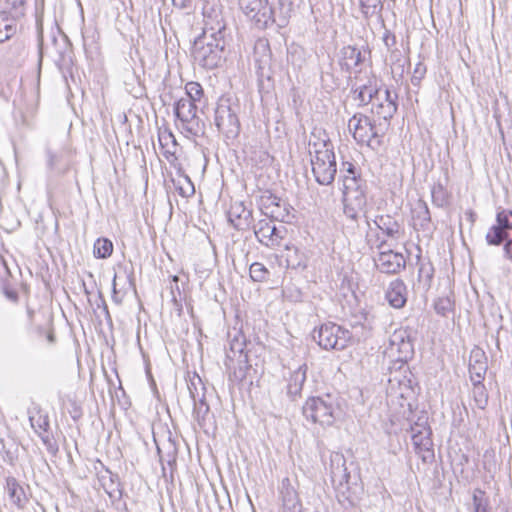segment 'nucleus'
I'll use <instances>...</instances> for the list:
<instances>
[{"mask_svg":"<svg viewBox=\"0 0 512 512\" xmlns=\"http://www.w3.org/2000/svg\"><path fill=\"white\" fill-rule=\"evenodd\" d=\"M227 35L226 22L220 12L205 14L203 33L193 44L194 60L206 69L219 67L225 60Z\"/></svg>","mask_w":512,"mask_h":512,"instance_id":"obj_1","label":"nucleus"},{"mask_svg":"<svg viewBox=\"0 0 512 512\" xmlns=\"http://www.w3.org/2000/svg\"><path fill=\"white\" fill-rule=\"evenodd\" d=\"M331 481L336 489L337 499L345 508L355 507L361 500L363 486L353 463L347 466L341 453L330 456Z\"/></svg>","mask_w":512,"mask_h":512,"instance_id":"obj_2","label":"nucleus"},{"mask_svg":"<svg viewBox=\"0 0 512 512\" xmlns=\"http://www.w3.org/2000/svg\"><path fill=\"white\" fill-rule=\"evenodd\" d=\"M368 185L366 180L348 179L343 185V213L353 220L358 221L361 214L366 224L370 227V217L367 214Z\"/></svg>","mask_w":512,"mask_h":512,"instance_id":"obj_3","label":"nucleus"},{"mask_svg":"<svg viewBox=\"0 0 512 512\" xmlns=\"http://www.w3.org/2000/svg\"><path fill=\"white\" fill-rule=\"evenodd\" d=\"M303 416L313 423L321 426H331L340 414L337 399L326 394L325 396L309 397L302 407Z\"/></svg>","mask_w":512,"mask_h":512,"instance_id":"obj_4","label":"nucleus"},{"mask_svg":"<svg viewBox=\"0 0 512 512\" xmlns=\"http://www.w3.org/2000/svg\"><path fill=\"white\" fill-rule=\"evenodd\" d=\"M349 131L359 145H366L374 151H378L383 145L384 131L381 124L376 125L363 113L354 114L348 121Z\"/></svg>","mask_w":512,"mask_h":512,"instance_id":"obj_5","label":"nucleus"},{"mask_svg":"<svg viewBox=\"0 0 512 512\" xmlns=\"http://www.w3.org/2000/svg\"><path fill=\"white\" fill-rule=\"evenodd\" d=\"M239 105L231 102L229 98H220L216 109L214 122L219 132L226 139H235L238 137L241 125L238 118Z\"/></svg>","mask_w":512,"mask_h":512,"instance_id":"obj_6","label":"nucleus"},{"mask_svg":"<svg viewBox=\"0 0 512 512\" xmlns=\"http://www.w3.org/2000/svg\"><path fill=\"white\" fill-rule=\"evenodd\" d=\"M367 245L371 250H379L378 256L374 258L376 268L386 274H397L406 266V260L403 254L394 252L391 249L384 250L386 245L385 239H380L376 235L375 239L370 238L369 234L366 235Z\"/></svg>","mask_w":512,"mask_h":512,"instance_id":"obj_7","label":"nucleus"},{"mask_svg":"<svg viewBox=\"0 0 512 512\" xmlns=\"http://www.w3.org/2000/svg\"><path fill=\"white\" fill-rule=\"evenodd\" d=\"M312 337L325 350H343L350 342L352 334L349 330L328 322L314 329Z\"/></svg>","mask_w":512,"mask_h":512,"instance_id":"obj_8","label":"nucleus"},{"mask_svg":"<svg viewBox=\"0 0 512 512\" xmlns=\"http://www.w3.org/2000/svg\"><path fill=\"white\" fill-rule=\"evenodd\" d=\"M174 112L187 136L197 137L204 133V124L197 116V106L191 99H179L175 103Z\"/></svg>","mask_w":512,"mask_h":512,"instance_id":"obj_9","label":"nucleus"},{"mask_svg":"<svg viewBox=\"0 0 512 512\" xmlns=\"http://www.w3.org/2000/svg\"><path fill=\"white\" fill-rule=\"evenodd\" d=\"M274 221L272 219H261L252 226L258 242L272 250L279 248L288 234L284 225L277 226Z\"/></svg>","mask_w":512,"mask_h":512,"instance_id":"obj_10","label":"nucleus"},{"mask_svg":"<svg viewBox=\"0 0 512 512\" xmlns=\"http://www.w3.org/2000/svg\"><path fill=\"white\" fill-rule=\"evenodd\" d=\"M238 4L244 14L260 29L275 22L274 11L267 0H238Z\"/></svg>","mask_w":512,"mask_h":512,"instance_id":"obj_11","label":"nucleus"},{"mask_svg":"<svg viewBox=\"0 0 512 512\" xmlns=\"http://www.w3.org/2000/svg\"><path fill=\"white\" fill-rule=\"evenodd\" d=\"M386 353L396 361L407 362L414 354L410 334L406 329H396L389 337Z\"/></svg>","mask_w":512,"mask_h":512,"instance_id":"obj_12","label":"nucleus"},{"mask_svg":"<svg viewBox=\"0 0 512 512\" xmlns=\"http://www.w3.org/2000/svg\"><path fill=\"white\" fill-rule=\"evenodd\" d=\"M261 210L263 214L272 220L282 223L290 222V205L269 191L261 196Z\"/></svg>","mask_w":512,"mask_h":512,"instance_id":"obj_13","label":"nucleus"},{"mask_svg":"<svg viewBox=\"0 0 512 512\" xmlns=\"http://www.w3.org/2000/svg\"><path fill=\"white\" fill-rule=\"evenodd\" d=\"M312 172L320 185H330L337 173L335 154L320 153V157L311 159Z\"/></svg>","mask_w":512,"mask_h":512,"instance_id":"obj_14","label":"nucleus"},{"mask_svg":"<svg viewBox=\"0 0 512 512\" xmlns=\"http://www.w3.org/2000/svg\"><path fill=\"white\" fill-rule=\"evenodd\" d=\"M246 338L241 332H237L230 340L229 350L226 352V358L229 361L228 366L236 364L240 377H245V372L251 367L246 352Z\"/></svg>","mask_w":512,"mask_h":512,"instance_id":"obj_15","label":"nucleus"},{"mask_svg":"<svg viewBox=\"0 0 512 512\" xmlns=\"http://www.w3.org/2000/svg\"><path fill=\"white\" fill-rule=\"evenodd\" d=\"M397 99L398 95L395 92L387 88L384 90L378 88L371 105V112L376 114L379 118L389 121L397 112Z\"/></svg>","mask_w":512,"mask_h":512,"instance_id":"obj_16","label":"nucleus"},{"mask_svg":"<svg viewBox=\"0 0 512 512\" xmlns=\"http://www.w3.org/2000/svg\"><path fill=\"white\" fill-rule=\"evenodd\" d=\"M252 58L258 77L270 79L272 53L267 39L259 38L255 41Z\"/></svg>","mask_w":512,"mask_h":512,"instance_id":"obj_17","label":"nucleus"},{"mask_svg":"<svg viewBox=\"0 0 512 512\" xmlns=\"http://www.w3.org/2000/svg\"><path fill=\"white\" fill-rule=\"evenodd\" d=\"M370 55L371 51L368 48L360 49L352 45L344 46L340 51L339 64L342 70L351 73L352 70L365 63Z\"/></svg>","mask_w":512,"mask_h":512,"instance_id":"obj_18","label":"nucleus"},{"mask_svg":"<svg viewBox=\"0 0 512 512\" xmlns=\"http://www.w3.org/2000/svg\"><path fill=\"white\" fill-rule=\"evenodd\" d=\"M190 396L194 403V416L200 426H203L206 417L209 414L210 408L205 399V387L202 384L201 379L197 378V383L192 380L188 385Z\"/></svg>","mask_w":512,"mask_h":512,"instance_id":"obj_19","label":"nucleus"},{"mask_svg":"<svg viewBox=\"0 0 512 512\" xmlns=\"http://www.w3.org/2000/svg\"><path fill=\"white\" fill-rule=\"evenodd\" d=\"M279 499L282 512H304L299 494L289 478H284L279 486Z\"/></svg>","mask_w":512,"mask_h":512,"instance_id":"obj_20","label":"nucleus"},{"mask_svg":"<svg viewBox=\"0 0 512 512\" xmlns=\"http://www.w3.org/2000/svg\"><path fill=\"white\" fill-rule=\"evenodd\" d=\"M228 221L239 231H245L253 226L252 210L246 208L243 202H235L228 211Z\"/></svg>","mask_w":512,"mask_h":512,"instance_id":"obj_21","label":"nucleus"},{"mask_svg":"<svg viewBox=\"0 0 512 512\" xmlns=\"http://www.w3.org/2000/svg\"><path fill=\"white\" fill-rule=\"evenodd\" d=\"M58 54L59 56L55 60V63L62 73L63 78L67 81V76L70 75L72 77L73 75L72 69L74 66V53L67 38L62 39Z\"/></svg>","mask_w":512,"mask_h":512,"instance_id":"obj_22","label":"nucleus"},{"mask_svg":"<svg viewBox=\"0 0 512 512\" xmlns=\"http://www.w3.org/2000/svg\"><path fill=\"white\" fill-rule=\"evenodd\" d=\"M307 370V364L304 363L291 372L286 387V394L291 401H295L297 398L301 397L302 388L306 381Z\"/></svg>","mask_w":512,"mask_h":512,"instance_id":"obj_23","label":"nucleus"},{"mask_svg":"<svg viewBox=\"0 0 512 512\" xmlns=\"http://www.w3.org/2000/svg\"><path fill=\"white\" fill-rule=\"evenodd\" d=\"M487 371V362L485 352L476 348L471 351L469 373L472 382H482Z\"/></svg>","mask_w":512,"mask_h":512,"instance_id":"obj_24","label":"nucleus"},{"mask_svg":"<svg viewBox=\"0 0 512 512\" xmlns=\"http://www.w3.org/2000/svg\"><path fill=\"white\" fill-rule=\"evenodd\" d=\"M431 430H426L420 434L411 436L415 452L422 458L424 462L434 458L433 441L431 439Z\"/></svg>","mask_w":512,"mask_h":512,"instance_id":"obj_25","label":"nucleus"},{"mask_svg":"<svg viewBox=\"0 0 512 512\" xmlns=\"http://www.w3.org/2000/svg\"><path fill=\"white\" fill-rule=\"evenodd\" d=\"M407 293V286L404 281L395 279L390 282L385 297L392 307L399 309L405 306Z\"/></svg>","mask_w":512,"mask_h":512,"instance_id":"obj_26","label":"nucleus"},{"mask_svg":"<svg viewBox=\"0 0 512 512\" xmlns=\"http://www.w3.org/2000/svg\"><path fill=\"white\" fill-rule=\"evenodd\" d=\"M381 230L388 238L399 239L401 235L400 223L390 215H377L374 219L370 218V223Z\"/></svg>","mask_w":512,"mask_h":512,"instance_id":"obj_27","label":"nucleus"},{"mask_svg":"<svg viewBox=\"0 0 512 512\" xmlns=\"http://www.w3.org/2000/svg\"><path fill=\"white\" fill-rule=\"evenodd\" d=\"M414 227L422 231H431L433 229L431 215L426 202L419 200L412 210Z\"/></svg>","mask_w":512,"mask_h":512,"instance_id":"obj_28","label":"nucleus"},{"mask_svg":"<svg viewBox=\"0 0 512 512\" xmlns=\"http://www.w3.org/2000/svg\"><path fill=\"white\" fill-rule=\"evenodd\" d=\"M157 452L162 464L163 471H165L164 463H166L171 470V474H173V471L176 468V459L178 454V449L175 442L169 438L162 444V446L157 444Z\"/></svg>","mask_w":512,"mask_h":512,"instance_id":"obj_29","label":"nucleus"},{"mask_svg":"<svg viewBox=\"0 0 512 512\" xmlns=\"http://www.w3.org/2000/svg\"><path fill=\"white\" fill-rule=\"evenodd\" d=\"M6 491L10 501L19 509H24L28 498L24 491V488L18 483L13 477L6 479Z\"/></svg>","mask_w":512,"mask_h":512,"instance_id":"obj_30","label":"nucleus"},{"mask_svg":"<svg viewBox=\"0 0 512 512\" xmlns=\"http://www.w3.org/2000/svg\"><path fill=\"white\" fill-rule=\"evenodd\" d=\"M386 61L387 64L390 66L393 77L402 78L406 71V65L408 63V59L403 54V52L398 48H394V50L389 52Z\"/></svg>","mask_w":512,"mask_h":512,"instance_id":"obj_31","label":"nucleus"},{"mask_svg":"<svg viewBox=\"0 0 512 512\" xmlns=\"http://www.w3.org/2000/svg\"><path fill=\"white\" fill-rule=\"evenodd\" d=\"M286 254L283 256L287 268L303 271L307 267V257L298 248L285 245Z\"/></svg>","mask_w":512,"mask_h":512,"instance_id":"obj_32","label":"nucleus"},{"mask_svg":"<svg viewBox=\"0 0 512 512\" xmlns=\"http://www.w3.org/2000/svg\"><path fill=\"white\" fill-rule=\"evenodd\" d=\"M29 421L32 428L39 435V432H48L50 428L49 417L40 406H35L32 410L28 411Z\"/></svg>","mask_w":512,"mask_h":512,"instance_id":"obj_33","label":"nucleus"},{"mask_svg":"<svg viewBox=\"0 0 512 512\" xmlns=\"http://www.w3.org/2000/svg\"><path fill=\"white\" fill-rule=\"evenodd\" d=\"M16 33V19L9 12L0 11V43L10 40Z\"/></svg>","mask_w":512,"mask_h":512,"instance_id":"obj_34","label":"nucleus"},{"mask_svg":"<svg viewBox=\"0 0 512 512\" xmlns=\"http://www.w3.org/2000/svg\"><path fill=\"white\" fill-rule=\"evenodd\" d=\"M377 85L373 84L372 80H369L367 84L361 85L354 89V99L359 102V106L372 105L374 97L377 94Z\"/></svg>","mask_w":512,"mask_h":512,"instance_id":"obj_35","label":"nucleus"},{"mask_svg":"<svg viewBox=\"0 0 512 512\" xmlns=\"http://www.w3.org/2000/svg\"><path fill=\"white\" fill-rule=\"evenodd\" d=\"M471 512H493L486 492L476 488L472 494Z\"/></svg>","mask_w":512,"mask_h":512,"instance_id":"obj_36","label":"nucleus"},{"mask_svg":"<svg viewBox=\"0 0 512 512\" xmlns=\"http://www.w3.org/2000/svg\"><path fill=\"white\" fill-rule=\"evenodd\" d=\"M47 166L48 168L58 175H63L69 170V165L61 166L62 152H53L51 149L46 150Z\"/></svg>","mask_w":512,"mask_h":512,"instance_id":"obj_37","label":"nucleus"},{"mask_svg":"<svg viewBox=\"0 0 512 512\" xmlns=\"http://www.w3.org/2000/svg\"><path fill=\"white\" fill-rule=\"evenodd\" d=\"M360 7L366 19L373 16L382 18L383 0H360Z\"/></svg>","mask_w":512,"mask_h":512,"instance_id":"obj_38","label":"nucleus"},{"mask_svg":"<svg viewBox=\"0 0 512 512\" xmlns=\"http://www.w3.org/2000/svg\"><path fill=\"white\" fill-rule=\"evenodd\" d=\"M508 236H510V233H507L505 230L494 224L488 229L485 235V240L489 246H500Z\"/></svg>","mask_w":512,"mask_h":512,"instance_id":"obj_39","label":"nucleus"},{"mask_svg":"<svg viewBox=\"0 0 512 512\" xmlns=\"http://www.w3.org/2000/svg\"><path fill=\"white\" fill-rule=\"evenodd\" d=\"M305 50L302 46L291 44L287 50V61L294 67L301 68L305 63Z\"/></svg>","mask_w":512,"mask_h":512,"instance_id":"obj_40","label":"nucleus"},{"mask_svg":"<svg viewBox=\"0 0 512 512\" xmlns=\"http://www.w3.org/2000/svg\"><path fill=\"white\" fill-rule=\"evenodd\" d=\"M113 252V243L107 238H98L93 247V253L96 258L106 259Z\"/></svg>","mask_w":512,"mask_h":512,"instance_id":"obj_41","label":"nucleus"},{"mask_svg":"<svg viewBox=\"0 0 512 512\" xmlns=\"http://www.w3.org/2000/svg\"><path fill=\"white\" fill-rule=\"evenodd\" d=\"M432 202L437 207H444L449 203V193L441 183H436L431 188Z\"/></svg>","mask_w":512,"mask_h":512,"instance_id":"obj_42","label":"nucleus"},{"mask_svg":"<svg viewBox=\"0 0 512 512\" xmlns=\"http://www.w3.org/2000/svg\"><path fill=\"white\" fill-rule=\"evenodd\" d=\"M308 152L311 156V159H316V156L320 157V153L322 152L334 154L333 145L330 139H328V141L322 142H308Z\"/></svg>","mask_w":512,"mask_h":512,"instance_id":"obj_43","label":"nucleus"},{"mask_svg":"<svg viewBox=\"0 0 512 512\" xmlns=\"http://www.w3.org/2000/svg\"><path fill=\"white\" fill-rule=\"evenodd\" d=\"M495 225L510 233V230H512V211L498 208Z\"/></svg>","mask_w":512,"mask_h":512,"instance_id":"obj_44","label":"nucleus"},{"mask_svg":"<svg viewBox=\"0 0 512 512\" xmlns=\"http://www.w3.org/2000/svg\"><path fill=\"white\" fill-rule=\"evenodd\" d=\"M249 274L254 282L267 281L270 276L269 270L260 262H254L250 265Z\"/></svg>","mask_w":512,"mask_h":512,"instance_id":"obj_45","label":"nucleus"},{"mask_svg":"<svg viewBox=\"0 0 512 512\" xmlns=\"http://www.w3.org/2000/svg\"><path fill=\"white\" fill-rule=\"evenodd\" d=\"M303 0H278L279 10L283 20L291 17V15L300 8Z\"/></svg>","mask_w":512,"mask_h":512,"instance_id":"obj_46","label":"nucleus"},{"mask_svg":"<svg viewBox=\"0 0 512 512\" xmlns=\"http://www.w3.org/2000/svg\"><path fill=\"white\" fill-rule=\"evenodd\" d=\"M434 275V268L429 261L420 262L418 269V280L424 282L427 287H430Z\"/></svg>","mask_w":512,"mask_h":512,"instance_id":"obj_47","label":"nucleus"},{"mask_svg":"<svg viewBox=\"0 0 512 512\" xmlns=\"http://www.w3.org/2000/svg\"><path fill=\"white\" fill-rule=\"evenodd\" d=\"M473 383V397L474 400L480 409H484L488 403V395L486 392V388L482 382H472Z\"/></svg>","mask_w":512,"mask_h":512,"instance_id":"obj_48","label":"nucleus"},{"mask_svg":"<svg viewBox=\"0 0 512 512\" xmlns=\"http://www.w3.org/2000/svg\"><path fill=\"white\" fill-rule=\"evenodd\" d=\"M454 308V301L449 297H439L434 303V309L437 314L441 316H447L449 312H452Z\"/></svg>","mask_w":512,"mask_h":512,"instance_id":"obj_49","label":"nucleus"},{"mask_svg":"<svg viewBox=\"0 0 512 512\" xmlns=\"http://www.w3.org/2000/svg\"><path fill=\"white\" fill-rule=\"evenodd\" d=\"M426 430H431L426 414L420 415L414 423L410 424V436H413V434L418 435Z\"/></svg>","mask_w":512,"mask_h":512,"instance_id":"obj_50","label":"nucleus"},{"mask_svg":"<svg viewBox=\"0 0 512 512\" xmlns=\"http://www.w3.org/2000/svg\"><path fill=\"white\" fill-rule=\"evenodd\" d=\"M343 170L345 172L343 176V185H345V181H347L348 179H350L351 181L365 180L364 178H362L358 169L350 162L343 163Z\"/></svg>","mask_w":512,"mask_h":512,"instance_id":"obj_51","label":"nucleus"},{"mask_svg":"<svg viewBox=\"0 0 512 512\" xmlns=\"http://www.w3.org/2000/svg\"><path fill=\"white\" fill-rule=\"evenodd\" d=\"M186 94L188 99H191L193 103L199 101L203 95V88L197 82H189L186 84Z\"/></svg>","mask_w":512,"mask_h":512,"instance_id":"obj_52","label":"nucleus"},{"mask_svg":"<svg viewBox=\"0 0 512 512\" xmlns=\"http://www.w3.org/2000/svg\"><path fill=\"white\" fill-rule=\"evenodd\" d=\"M39 437L41 438L48 452H50L51 454H56L58 452V445L54 438L48 434V432H39Z\"/></svg>","mask_w":512,"mask_h":512,"instance_id":"obj_53","label":"nucleus"},{"mask_svg":"<svg viewBox=\"0 0 512 512\" xmlns=\"http://www.w3.org/2000/svg\"><path fill=\"white\" fill-rule=\"evenodd\" d=\"M382 40L388 52H391L394 50V48H397L396 36L390 30L385 29Z\"/></svg>","mask_w":512,"mask_h":512,"instance_id":"obj_54","label":"nucleus"},{"mask_svg":"<svg viewBox=\"0 0 512 512\" xmlns=\"http://www.w3.org/2000/svg\"><path fill=\"white\" fill-rule=\"evenodd\" d=\"M425 74L426 66L421 62L417 63L413 71L412 83L414 85L419 83L424 78Z\"/></svg>","mask_w":512,"mask_h":512,"instance_id":"obj_55","label":"nucleus"},{"mask_svg":"<svg viewBox=\"0 0 512 512\" xmlns=\"http://www.w3.org/2000/svg\"><path fill=\"white\" fill-rule=\"evenodd\" d=\"M328 139L329 138L324 130L314 128L309 136L308 142H322V141H328Z\"/></svg>","mask_w":512,"mask_h":512,"instance_id":"obj_56","label":"nucleus"},{"mask_svg":"<svg viewBox=\"0 0 512 512\" xmlns=\"http://www.w3.org/2000/svg\"><path fill=\"white\" fill-rule=\"evenodd\" d=\"M502 245L504 258L512 262V238L508 236Z\"/></svg>","mask_w":512,"mask_h":512,"instance_id":"obj_57","label":"nucleus"},{"mask_svg":"<svg viewBox=\"0 0 512 512\" xmlns=\"http://www.w3.org/2000/svg\"><path fill=\"white\" fill-rule=\"evenodd\" d=\"M95 305L97 308H101L103 310L106 317L110 318L108 306H107L106 301L100 291L98 292L97 297L95 299Z\"/></svg>","mask_w":512,"mask_h":512,"instance_id":"obj_58","label":"nucleus"},{"mask_svg":"<svg viewBox=\"0 0 512 512\" xmlns=\"http://www.w3.org/2000/svg\"><path fill=\"white\" fill-rule=\"evenodd\" d=\"M168 140H172V142L176 144L175 137L170 131L165 130L159 133V142L162 146L167 145Z\"/></svg>","mask_w":512,"mask_h":512,"instance_id":"obj_59","label":"nucleus"},{"mask_svg":"<svg viewBox=\"0 0 512 512\" xmlns=\"http://www.w3.org/2000/svg\"><path fill=\"white\" fill-rule=\"evenodd\" d=\"M192 3L193 0H172L173 6L181 10L191 9Z\"/></svg>","mask_w":512,"mask_h":512,"instance_id":"obj_60","label":"nucleus"},{"mask_svg":"<svg viewBox=\"0 0 512 512\" xmlns=\"http://www.w3.org/2000/svg\"><path fill=\"white\" fill-rule=\"evenodd\" d=\"M15 54L19 56L24 51V45L20 41H16L14 44Z\"/></svg>","mask_w":512,"mask_h":512,"instance_id":"obj_61","label":"nucleus"},{"mask_svg":"<svg viewBox=\"0 0 512 512\" xmlns=\"http://www.w3.org/2000/svg\"><path fill=\"white\" fill-rule=\"evenodd\" d=\"M113 300L116 302V303H121V300L117 298V290H116V275L114 276V279H113V296H112Z\"/></svg>","mask_w":512,"mask_h":512,"instance_id":"obj_62","label":"nucleus"},{"mask_svg":"<svg viewBox=\"0 0 512 512\" xmlns=\"http://www.w3.org/2000/svg\"><path fill=\"white\" fill-rule=\"evenodd\" d=\"M466 215L468 216L469 220L474 223L475 220H476V214L472 211V210H469L466 212Z\"/></svg>","mask_w":512,"mask_h":512,"instance_id":"obj_63","label":"nucleus"},{"mask_svg":"<svg viewBox=\"0 0 512 512\" xmlns=\"http://www.w3.org/2000/svg\"><path fill=\"white\" fill-rule=\"evenodd\" d=\"M27 314H28V317L30 320L33 319V316H34V311L31 309V308H27Z\"/></svg>","mask_w":512,"mask_h":512,"instance_id":"obj_64","label":"nucleus"}]
</instances>
